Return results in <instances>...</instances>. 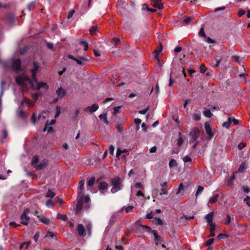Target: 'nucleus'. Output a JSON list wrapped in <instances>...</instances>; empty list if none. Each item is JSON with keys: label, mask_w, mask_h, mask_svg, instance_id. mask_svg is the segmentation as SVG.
Segmentation results:
<instances>
[{"label": "nucleus", "mask_w": 250, "mask_h": 250, "mask_svg": "<svg viewBox=\"0 0 250 250\" xmlns=\"http://www.w3.org/2000/svg\"><path fill=\"white\" fill-rule=\"evenodd\" d=\"M134 208L133 206H129L125 208V211L126 213L130 212Z\"/></svg>", "instance_id": "obj_52"}, {"label": "nucleus", "mask_w": 250, "mask_h": 250, "mask_svg": "<svg viewBox=\"0 0 250 250\" xmlns=\"http://www.w3.org/2000/svg\"><path fill=\"white\" fill-rule=\"evenodd\" d=\"M203 113L204 115L207 117L210 118L212 116V114L211 113L209 109L205 110Z\"/></svg>", "instance_id": "obj_34"}, {"label": "nucleus", "mask_w": 250, "mask_h": 250, "mask_svg": "<svg viewBox=\"0 0 250 250\" xmlns=\"http://www.w3.org/2000/svg\"><path fill=\"white\" fill-rule=\"evenodd\" d=\"M207 70V68L204 65V64H202L200 67V72L202 73H204L206 72Z\"/></svg>", "instance_id": "obj_59"}, {"label": "nucleus", "mask_w": 250, "mask_h": 250, "mask_svg": "<svg viewBox=\"0 0 250 250\" xmlns=\"http://www.w3.org/2000/svg\"><path fill=\"white\" fill-rule=\"evenodd\" d=\"M215 227H210V236L211 237H213L215 236V233H214V230H215Z\"/></svg>", "instance_id": "obj_53"}, {"label": "nucleus", "mask_w": 250, "mask_h": 250, "mask_svg": "<svg viewBox=\"0 0 250 250\" xmlns=\"http://www.w3.org/2000/svg\"><path fill=\"white\" fill-rule=\"evenodd\" d=\"M193 118L195 121H200L201 120V116L199 114H194Z\"/></svg>", "instance_id": "obj_50"}, {"label": "nucleus", "mask_w": 250, "mask_h": 250, "mask_svg": "<svg viewBox=\"0 0 250 250\" xmlns=\"http://www.w3.org/2000/svg\"><path fill=\"white\" fill-rule=\"evenodd\" d=\"M33 68L31 69L32 78L35 83H36V75L40 68V65L37 62H34L33 64Z\"/></svg>", "instance_id": "obj_8"}, {"label": "nucleus", "mask_w": 250, "mask_h": 250, "mask_svg": "<svg viewBox=\"0 0 250 250\" xmlns=\"http://www.w3.org/2000/svg\"><path fill=\"white\" fill-rule=\"evenodd\" d=\"M184 218H185V219H186V220L192 219L194 218V216L193 215L188 216V215H183V216L182 217H181V219H183Z\"/></svg>", "instance_id": "obj_56"}, {"label": "nucleus", "mask_w": 250, "mask_h": 250, "mask_svg": "<svg viewBox=\"0 0 250 250\" xmlns=\"http://www.w3.org/2000/svg\"><path fill=\"white\" fill-rule=\"evenodd\" d=\"M153 6L158 8L159 9L163 8V5L161 2V0H152Z\"/></svg>", "instance_id": "obj_16"}, {"label": "nucleus", "mask_w": 250, "mask_h": 250, "mask_svg": "<svg viewBox=\"0 0 250 250\" xmlns=\"http://www.w3.org/2000/svg\"><path fill=\"white\" fill-rule=\"evenodd\" d=\"M120 108H121L120 106H116V107H114V114H116L117 113L120 112Z\"/></svg>", "instance_id": "obj_60"}, {"label": "nucleus", "mask_w": 250, "mask_h": 250, "mask_svg": "<svg viewBox=\"0 0 250 250\" xmlns=\"http://www.w3.org/2000/svg\"><path fill=\"white\" fill-rule=\"evenodd\" d=\"M77 231L80 236H85V228L82 224H79L77 227Z\"/></svg>", "instance_id": "obj_17"}, {"label": "nucleus", "mask_w": 250, "mask_h": 250, "mask_svg": "<svg viewBox=\"0 0 250 250\" xmlns=\"http://www.w3.org/2000/svg\"><path fill=\"white\" fill-rule=\"evenodd\" d=\"M127 152V150L126 149H124L122 150L120 148H118L116 152V157L118 158H119V156L121 155V153H125Z\"/></svg>", "instance_id": "obj_28"}, {"label": "nucleus", "mask_w": 250, "mask_h": 250, "mask_svg": "<svg viewBox=\"0 0 250 250\" xmlns=\"http://www.w3.org/2000/svg\"><path fill=\"white\" fill-rule=\"evenodd\" d=\"M80 44L84 47V50L86 51L88 48V43L85 41H81L80 42Z\"/></svg>", "instance_id": "obj_33"}, {"label": "nucleus", "mask_w": 250, "mask_h": 250, "mask_svg": "<svg viewBox=\"0 0 250 250\" xmlns=\"http://www.w3.org/2000/svg\"><path fill=\"white\" fill-rule=\"evenodd\" d=\"M162 50V48L161 46L160 49H157L154 52V58L155 59H158V56H159L160 53L161 52Z\"/></svg>", "instance_id": "obj_41"}, {"label": "nucleus", "mask_w": 250, "mask_h": 250, "mask_svg": "<svg viewBox=\"0 0 250 250\" xmlns=\"http://www.w3.org/2000/svg\"><path fill=\"white\" fill-rule=\"evenodd\" d=\"M135 187L137 188H143V186L141 183L137 182L135 184Z\"/></svg>", "instance_id": "obj_58"}, {"label": "nucleus", "mask_w": 250, "mask_h": 250, "mask_svg": "<svg viewBox=\"0 0 250 250\" xmlns=\"http://www.w3.org/2000/svg\"><path fill=\"white\" fill-rule=\"evenodd\" d=\"M16 81L18 84L20 85L21 88L24 90L27 88L28 83L30 84L32 81L29 79L28 77L25 75H22L16 77Z\"/></svg>", "instance_id": "obj_3"}, {"label": "nucleus", "mask_w": 250, "mask_h": 250, "mask_svg": "<svg viewBox=\"0 0 250 250\" xmlns=\"http://www.w3.org/2000/svg\"><path fill=\"white\" fill-rule=\"evenodd\" d=\"M213 216L214 212L213 211H211L205 216V218L207 220V222L208 225H209L210 227H214L216 226L215 224L213 222Z\"/></svg>", "instance_id": "obj_9"}, {"label": "nucleus", "mask_w": 250, "mask_h": 250, "mask_svg": "<svg viewBox=\"0 0 250 250\" xmlns=\"http://www.w3.org/2000/svg\"><path fill=\"white\" fill-rule=\"evenodd\" d=\"M99 118L100 120H102L103 122L106 125L109 124V122L107 119V114H102L99 116Z\"/></svg>", "instance_id": "obj_21"}, {"label": "nucleus", "mask_w": 250, "mask_h": 250, "mask_svg": "<svg viewBox=\"0 0 250 250\" xmlns=\"http://www.w3.org/2000/svg\"><path fill=\"white\" fill-rule=\"evenodd\" d=\"M84 180H82L79 182V190L78 191V201L76 206V213H78L83 208L87 209L89 207L90 198L88 196H84L83 188Z\"/></svg>", "instance_id": "obj_1"}, {"label": "nucleus", "mask_w": 250, "mask_h": 250, "mask_svg": "<svg viewBox=\"0 0 250 250\" xmlns=\"http://www.w3.org/2000/svg\"><path fill=\"white\" fill-rule=\"evenodd\" d=\"M38 161L39 160L38 157L36 156H34L31 162L32 166L36 168L37 166L38 165Z\"/></svg>", "instance_id": "obj_22"}, {"label": "nucleus", "mask_w": 250, "mask_h": 250, "mask_svg": "<svg viewBox=\"0 0 250 250\" xmlns=\"http://www.w3.org/2000/svg\"><path fill=\"white\" fill-rule=\"evenodd\" d=\"M244 201L246 202V204L250 207V197L249 196L247 197L244 199Z\"/></svg>", "instance_id": "obj_64"}, {"label": "nucleus", "mask_w": 250, "mask_h": 250, "mask_svg": "<svg viewBox=\"0 0 250 250\" xmlns=\"http://www.w3.org/2000/svg\"><path fill=\"white\" fill-rule=\"evenodd\" d=\"M29 209H25L22 214L21 215V223L25 226L28 225V221L29 220V217L27 215Z\"/></svg>", "instance_id": "obj_11"}, {"label": "nucleus", "mask_w": 250, "mask_h": 250, "mask_svg": "<svg viewBox=\"0 0 250 250\" xmlns=\"http://www.w3.org/2000/svg\"><path fill=\"white\" fill-rule=\"evenodd\" d=\"M29 209H25L22 214L21 215V223L25 226L28 225V221L29 220V217L27 215Z\"/></svg>", "instance_id": "obj_10"}, {"label": "nucleus", "mask_w": 250, "mask_h": 250, "mask_svg": "<svg viewBox=\"0 0 250 250\" xmlns=\"http://www.w3.org/2000/svg\"><path fill=\"white\" fill-rule=\"evenodd\" d=\"M95 177H91L90 179L88 180L86 184L87 190H89L90 192L92 193L96 192V191L94 189H92V187L95 183Z\"/></svg>", "instance_id": "obj_12"}, {"label": "nucleus", "mask_w": 250, "mask_h": 250, "mask_svg": "<svg viewBox=\"0 0 250 250\" xmlns=\"http://www.w3.org/2000/svg\"><path fill=\"white\" fill-rule=\"evenodd\" d=\"M112 188L111 191L115 193L121 189V180L119 177H115L111 179Z\"/></svg>", "instance_id": "obj_4"}, {"label": "nucleus", "mask_w": 250, "mask_h": 250, "mask_svg": "<svg viewBox=\"0 0 250 250\" xmlns=\"http://www.w3.org/2000/svg\"><path fill=\"white\" fill-rule=\"evenodd\" d=\"M206 42H207L208 43H213L215 42V41H214L213 40L211 39L209 37L207 38V39L206 40Z\"/></svg>", "instance_id": "obj_62"}, {"label": "nucleus", "mask_w": 250, "mask_h": 250, "mask_svg": "<svg viewBox=\"0 0 250 250\" xmlns=\"http://www.w3.org/2000/svg\"><path fill=\"white\" fill-rule=\"evenodd\" d=\"M152 233L153 234L155 239L157 241H160V236L158 235L157 231L155 230H153L152 231Z\"/></svg>", "instance_id": "obj_40"}, {"label": "nucleus", "mask_w": 250, "mask_h": 250, "mask_svg": "<svg viewBox=\"0 0 250 250\" xmlns=\"http://www.w3.org/2000/svg\"><path fill=\"white\" fill-rule=\"evenodd\" d=\"M158 190L157 189H155L153 190V197L156 198L158 199H159L161 200H162L164 199L162 197V195L163 194L167 195L168 193L167 190L165 188H162L161 189V191L160 193H158Z\"/></svg>", "instance_id": "obj_6"}, {"label": "nucleus", "mask_w": 250, "mask_h": 250, "mask_svg": "<svg viewBox=\"0 0 250 250\" xmlns=\"http://www.w3.org/2000/svg\"><path fill=\"white\" fill-rule=\"evenodd\" d=\"M231 218L229 215H227L226 219H225V224L228 225L231 224Z\"/></svg>", "instance_id": "obj_36"}, {"label": "nucleus", "mask_w": 250, "mask_h": 250, "mask_svg": "<svg viewBox=\"0 0 250 250\" xmlns=\"http://www.w3.org/2000/svg\"><path fill=\"white\" fill-rule=\"evenodd\" d=\"M5 67H11L14 71H21V62L19 59H12L7 62H4Z\"/></svg>", "instance_id": "obj_2"}, {"label": "nucleus", "mask_w": 250, "mask_h": 250, "mask_svg": "<svg viewBox=\"0 0 250 250\" xmlns=\"http://www.w3.org/2000/svg\"><path fill=\"white\" fill-rule=\"evenodd\" d=\"M114 146L113 145H111L109 147V153L111 155H113L114 154Z\"/></svg>", "instance_id": "obj_63"}, {"label": "nucleus", "mask_w": 250, "mask_h": 250, "mask_svg": "<svg viewBox=\"0 0 250 250\" xmlns=\"http://www.w3.org/2000/svg\"><path fill=\"white\" fill-rule=\"evenodd\" d=\"M55 196V192H53L51 190L49 189L45 195L46 197L53 198Z\"/></svg>", "instance_id": "obj_25"}, {"label": "nucleus", "mask_w": 250, "mask_h": 250, "mask_svg": "<svg viewBox=\"0 0 250 250\" xmlns=\"http://www.w3.org/2000/svg\"><path fill=\"white\" fill-rule=\"evenodd\" d=\"M56 94L60 97L62 98L63 97L65 94V91L62 89V87L59 88L56 91Z\"/></svg>", "instance_id": "obj_20"}, {"label": "nucleus", "mask_w": 250, "mask_h": 250, "mask_svg": "<svg viewBox=\"0 0 250 250\" xmlns=\"http://www.w3.org/2000/svg\"><path fill=\"white\" fill-rule=\"evenodd\" d=\"M183 160L185 163L190 162L191 161V159L188 156H186L183 158Z\"/></svg>", "instance_id": "obj_47"}, {"label": "nucleus", "mask_w": 250, "mask_h": 250, "mask_svg": "<svg viewBox=\"0 0 250 250\" xmlns=\"http://www.w3.org/2000/svg\"><path fill=\"white\" fill-rule=\"evenodd\" d=\"M14 16L12 13H8L5 15V19L9 24H12L14 21Z\"/></svg>", "instance_id": "obj_19"}, {"label": "nucleus", "mask_w": 250, "mask_h": 250, "mask_svg": "<svg viewBox=\"0 0 250 250\" xmlns=\"http://www.w3.org/2000/svg\"><path fill=\"white\" fill-rule=\"evenodd\" d=\"M99 108V106L97 104H93L90 106H88L84 109L85 111H89L91 113H93L97 111Z\"/></svg>", "instance_id": "obj_15"}, {"label": "nucleus", "mask_w": 250, "mask_h": 250, "mask_svg": "<svg viewBox=\"0 0 250 250\" xmlns=\"http://www.w3.org/2000/svg\"><path fill=\"white\" fill-rule=\"evenodd\" d=\"M36 119H37L36 114L34 113L32 114V118H31V122L33 125L36 124Z\"/></svg>", "instance_id": "obj_43"}, {"label": "nucleus", "mask_w": 250, "mask_h": 250, "mask_svg": "<svg viewBox=\"0 0 250 250\" xmlns=\"http://www.w3.org/2000/svg\"><path fill=\"white\" fill-rule=\"evenodd\" d=\"M218 195L215 194L213 197L210 198L209 200L208 203L210 204H213L215 203L218 199Z\"/></svg>", "instance_id": "obj_31"}, {"label": "nucleus", "mask_w": 250, "mask_h": 250, "mask_svg": "<svg viewBox=\"0 0 250 250\" xmlns=\"http://www.w3.org/2000/svg\"><path fill=\"white\" fill-rule=\"evenodd\" d=\"M19 116L21 118H24L26 115L25 112L21 109L19 112Z\"/></svg>", "instance_id": "obj_48"}, {"label": "nucleus", "mask_w": 250, "mask_h": 250, "mask_svg": "<svg viewBox=\"0 0 250 250\" xmlns=\"http://www.w3.org/2000/svg\"><path fill=\"white\" fill-rule=\"evenodd\" d=\"M177 165V163L174 159H171L169 163V167L170 168L176 167Z\"/></svg>", "instance_id": "obj_27"}, {"label": "nucleus", "mask_w": 250, "mask_h": 250, "mask_svg": "<svg viewBox=\"0 0 250 250\" xmlns=\"http://www.w3.org/2000/svg\"><path fill=\"white\" fill-rule=\"evenodd\" d=\"M57 219L62 220L64 221H66L67 220V217L66 214L58 213L56 216Z\"/></svg>", "instance_id": "obj_23"}, {"label": "nucleus", "mask_w": 250, "mask_h": 250, "mask_svg": "<svg viewBox=\"0 0 250 250\" xmlns=\"http://www.w3.org/2000/svg\"><path fill=\"white\" fill-rule=\"evenodd\" d=\"M48 161L47 160H43L41 162H40L39 164H38V166H37L36 169L41 170L42 169L46 167L47 166Z\"/></svg>", "instance_id": "obj_14"}, {"label": "nucleus", "mask_w": 250, "mask_h": 250, "mask_svg": "<svg viewBox=\"0 0 250 250\" xmlns=\"http://www.w3.org/2000/svg\"><path fill=\"white\" fill-rule=\"evenodd\" d=\"M98 26H93L90 29L89 32L91 35L95 34L97 30Z\"/></svg>", "instance_id": "obj_39"}, {"label": "nucleus", "mask_w": 250, "mask_h": 250, "mask_svg": "<svg viewBox=\"0 0 250 250\" xmlns=\"http://www.w3.org/2000/svg\"><path fill=\"white\" fill-rule=\"evenodd\" d=\"M148 109H149V107L147 106L145 109L141 110H139L138 112H139V113H140L141 114L144 115L146 113V112L148 111Z\"/></svg>", "instance_id": "obj_44"}, {"label": "nucleus", "mask_w": 250, "mask_h": 250, "mask_svg": "<svg viewBox=\"0 0 250 250\" xmlns=\"http://www.w3.org/2000/svg\"><path fill=\"white\" fill-rule=\"evenodd\" d=\"M108 185L106 182H101L99 184V189L104 190L107 188Z\"/></svg>", "instance_id": "obj_24"}, {"label": "nucleus", "mask_w": 250, "mask_h": 250, "mask_svg": "<svg viewBox=\"0 0 250 250\" xmlns=\"http://www.w3.org/2000/svg\"><path fill=\"white\" fill-rule=\"evenodd\" d=\"M68 58L70 59L75 61L78 64H82L83 62H87L88 59L84 57L77 56V57H74L72 55H68Z\"/></svg>", "instance_id": "obj_7"}, {"label": "nucleus", "mask_w": 250, "mask_h": 250, "mask_svg": "<svg viewBox=\"0 0 250 250\" xmlns=\"http://www.w3.org/2000/svg\"><path fill=\"white\" fill-rule=\"evenodd\" d=\"M30 84L33 89L34 90H39L41 88H44L45 89L48 88L47 84L43 82L38 83L37 79H36V83H35L34 80H32L30 82Z\"/></svg>", "instance_id": "obj_5"}, {"label": "nucleus", "mask_w": 250, "mask_h": 250, "mask_svg": "<svg viewBox=\"0 0 250 250\" xmlns=\"http://www.w3.org/2000/svg\"><path fill=\"white\" fill-rule=\"evenodd\" d=\"M35 7V2H31L29 3L27 6V8L29 11H31Z\"/></svg>", "instance_id": "obj_49"}, {"label": "nucleus", "mask_w": 250, "mask_h": 250, "mask_svg": "<svg viewBox=\"0 0 250 250\" xmlns=\"http://www.w3.org/2000/svg\"><path fill=\"white\" fill-rule=\"evenodd\" d=\"M179 137L177 139V144L178 146H181L184 142V139L182 136L181 133H179Z\"/></svg>", "instance_id": "obj_29"}, {"label": "nucleus", "mask_w": 250, "mask_h": 250, "mask_svg": "<svg viewBox=\"0 0 250 250\" xmlns=\"http://www.w3.org/2000/svg\"><path fill=\"white\" fill-rule=\"evenodd\" d=\"M41 221L44 224L48 225L50 223V220L46 217H41L40 219Z\"/></svg>", "instance_id": "obj_35"}, {"label": "nucleus", "mask_w": 250, "mask_h": 250, "mask_svg": "<svg viewBox=\"0 0 250 250\" xmlns=\"http://www.w3.org/2000/svg\"><path fill=\"white\" fill-rule=\"evenodd\" d=\"M142 9L143 10H145L146 9H147V11L151 12H155L156 11V9L148 8L147 5L146 4L143 5Z\"/></svg>", "instance_id": "obj_37"}, {"label": "nucleus", "mask_w": 250, "mask_h": 250, "mask_svg": "<svg viewBox=\"0 0 250 250\" xmlns=\"http://www.w3.org/2000/svg\"><path fill=\"white\" fill-rule=\"evenodd\" d=\"M80 110L79 109H77L74 113H72L71 118L73 120H75L78 117L80 113Z\"/></svg>", "instance_id": "obj_30"}, {"label": "nucleus", "mask_w": 250, "mask_h": 250, "mask_svg": "<svg viewBox=\"0 0 250 250\" xmlns=\"http://www.w3.org/2000/svg\"><path fill=\"white\" fill-rule=\"evenodd\" d=\"M205 128L206 133L208 135L209 137H212L213 135L212 133L211 128L208 123H206L205 124Z\"/></svg>", "instance_id": "obj_18"}, {"label": "nucleus", "mask_w": 250, "mask_h": 250, "mask_svg": "<svg viewBox=\"0 0 250 250\" xmlns=\"http://www.w3.org/2000/svg\"><path fill=\"white\" fill-rule=\"evenodd\" d=\"M30 244V242H24L21 244L20 248L21 249L22 248L24 247V245H26V249L28 248V247L29 246Z\"/></svg>", "instance_id": "obj_51"}, {"label": "nucleus", "mask_w": 250, "mask_h": 250, "mask_svg": "<svg viewBox=\"0 0 250 250\" xmlns=\"http://www.w3.org/2000/svg\"><path fill=\"white\" fill-rule=\"evenodd\" d=\"M231 118H229L228 119L227 122L224 123L223 124V126L224 127H226L227 128H229L230 124H231Z\"/></svg>", "instance_id": "obj_32"}, {"label": "nucleus", "mask_w": 250, "mask_h": 250, "mask_svg": "<svg viewBox=\"0 0 250 250\" xmlns=\"http://www.w3.org/2000/svg\"><path fill=\"white\" fill-rule=\"evenodd\" d=\"M235 179V176L234 174H233V175L230 177V178L228 180L227 182V185H230L232 181L234 180Z\"/></svg>", "instance_id": "obj_57"}, {"label": "nucleus", "mask_w": 250, "mask_h": 250, "mask_svg": "<svg viewBox=\"0 0 250 250\" xmlns=\"http://www.w3.org/2000/svg\"><path fill=\"white\" fill-rule=\"evenodd\" d=\"M192 19L191 17H186L184 21L185 25H188L191 22Z\"/></svg>", "instance_id": "obj_38"}, {"label": "nucleus", "mask_w": 250, "mask_h": 250, "mask_svg": "<svg viewBox=\"0 0 250 250\" xmlns=\"http://www.w3.org/2000/svg\"><path fill=\"white\" fill-rule=\"evenodd\" d=\"M199 132V130L197 128L195 127L192 129L190 133V136L193 141H194L197 138Z\"/></svg>", "instance_id": "obj_13"}, {"label": "nucleus", "mask_w": 250, "mask_h": 250, "mask_svg": "<svg viewBox=\"0 0 250 250\" xmlns=\"http://www.w3.org/2000/svg\"><path fill=\"white\" fill-rule=\"evenodd\" d=\"M75 13L74 10H71L67 16V19H70L73 15L74 13Z\"/></svg>", "instance_id": "obj_61"}, {"label": "nucleus", "mask_w": 250, "mask_h": 250, "mask_svg": "<svg viewBox=\"0 0 250 250\" xmlns=\"http://www.w3.org/2000/svg\"><path fill=\"white\" fill-rule=\"evenodd\" d=\"M184 186L183 185V184H182V183H181V184H180V186H179V188H178V190H177V192H176V194H179L180 193V192H181L182 190H183V189H184Z\"/></svg>", "instance_id": "obj_45"}, {"label": "nucleus", "mask_w": 250, "mask_h": 250, "mask_svg": "<svg viewBox=\"0 0 250 250\" xmlns=\"http://www.w3.org/2000/svg\"><path fill=\"white\" fill-rule=\"evenodd\" d=\"M246 146V143L242 142L240 143L238 146L239 149L241 150Z\"/></svg>", "instance_id": "obj_55"}, {"label": "nucleus", "mask_w": 250, "mask_h": 250, "mask_svg": "<svg viewBox=\"0 0 250 250\" xmlns=\"http://www.w3.org/2000/svg\"><path fill=\"white\" fill-rule=\"evenodd\" d=\"M204 190V188L201 186H199L196 193V196H197L198 194L201 193Z\"/></svg>", "instance_id": "obj_42"}, {"label": "nucleus", "mask_w": 250, "mask_h": 250, "mask_svg": "<svg viewBox=\"0 0 250 250\" xmlns=\"http://www.w3.org/2000/svg\"><path fill=\"white\" fill-rule=\"evenodd\" d=\"M45 205H46V207H48V208H50V207H52V206H53V202H52L51 200H48L46 202V203Z\"/></svg>", "instance_id": "obj_54"}, {"label": "nucleus", "mask_w": 250, "mask_h": 250, "mask_svg": "<svg viewBox=\"0 0 250 250\" xmlns=\"http://www.w3.org/2000/svg\"><path fill=\"white\" fill-rule=\"evenodd\" d=\"M153 222L155 225H162L163 224V221L159 218H154Z\"/></svg>", "instance_id": "obj_26"}, {"label": "nucleus", "mask_w": 250, "mask_h": 250, "mask_svg": "<svg viewBox=\"0 0 250 250\" xmlns=\"http://www.w3.org/2000/svg\"><path fill=\"white\" fill-rule=\"evenodd\" d=\"M199 35L200 37H206V35L205 34V33L204 32V30L203 28H202L200 29V30L199 31Z\"/></svg>", "instance_id": "obj_46"}]
</instances>
